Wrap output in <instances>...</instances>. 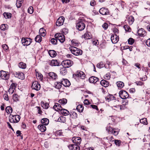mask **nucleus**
<instances>
[{
    "label": "nucleus",
    "mask_w": 150,
    "mask_h": 150,
    "mask_svg": "<svg viewBox=\"0 0 150 150\" xmlns=\"http://www.w3.org/2000/svg\"><path fill=\"white\" fill-rule=\"evenodd\" d=\"M35 40L36 42H40L42 41V37L40 35H38L35 38Z\"/></svg>",
    "instance_id": "37998d69"
},
{
    "label": "nucleus",
    "mask_w": 150,
    "mask_h": 150,
    "mask_svg": "<svg viewBox=\"0 0 150 150\" xmlns=\"http://www.w3.org/2000/svg\"><path fill=\"white\" fill-rule=\"evenodd\" d=\"M140 122L141 123L143 124L144 125H146L148 124L147 119L145 118H144L141 119L140 120Z\"/></svg>",
    "instance_id": "a18cd8bd"
},
{
    "label": "nucleus",
    "mask_w": 150,
    "mask_h": 150,
    "mask_svg": "<svg viewBox=\"0 0 150 150\" xmlns=\"http://www.w3.org/2000/svg\"><path fill=\"white\" fill-rule=\"evenodd\" d=\"M3 15L6 18H11V13H4L3 14Z\"/></svg>",
    "instance_id": "09e8293b"
},
{
    "label": "nucleus",
    "mask_w": 150,
    "mask_h": 150,
    "mask_svg": "<svg viewBox=\"0 0 150 150\" xmlns=\"http://www.w3.org/2000/svg\"><path fill=\"white\" fill-rule=\"evenodd\" d=\"M5 110L8 114H11L13 112L12 108L10 106L7 107L6 108Z\"/></svg>",
    "instance_id": "e433bc0d"
},
{
    "label": "nucleus",
    "mask_w": 150,
    "mask_h": 150,
    "mask_svg": "<svg viewBox=\"0 0 150 150\" xmlns=\"http://www.w3.org/2000/svg\"><path fill=\"white\" fill-rule=\"evenodd\" d=\"M51 42L54 45H56L57 43V40L56 38H53L51 39Z\"/></svg>",
    "instance_id": "864d4df0"
},
{
    "label": "nucleus",
    "mask_w": 150,
    "mask_h": 150,
    "mask_svg": "<svg viewBox=\"0 0 150 150\" xmlns=\"http://www.w3.org/2000/svg\"><path fill=\"white\" fill-rule=\"evenodd\" d=\"M70 116L71 117L74 119L77 117V114L76 112H71L70 114Z\"/></svg>",
    "instance_id": "8fccbe9b"
},
{
    "label": "nucleus",
    "mask_w": 150,
    "mask_h": 150,
    "mask_svg": "<svg viewBox=\"0 0 150 150\" xmlns=\"http://www.w3.org/2000/svg\"><path fill=\"white\" fill-rule=\"evenodd\" d=\"M69 49L72 53L76 56L81 55L82 54V51L76 47L71 46Z\"/></svg>",
    "instance_id": "f257e3e1"
},
{
    "label": "nucleus",
    "mask_w": 150,
    "mask_h": 150,
    "mask_svg": "<svg viewBox=\"0 0 150 150\" xmlns=\"http://www.w3.org/2000/svg\"><path fill=\"white\" fill-rule=\"evenodd\" d=\"M128 42L130 45L132 44L134 42V40L132 38H130L128 40Z\"/></svg>",
    "instance_id": "4d7b16f0"
},
{
    "label": "nucleus",
    "mask_w": 150,
    "mask_h": 150,
    "mask_svg": "<svg viewBox=\"0 0 150 150\" xmlns=\"http://www.w3.org/2000/svg\"><path fill=\"white\" fill-rule=\"evenodd\" d=\"M89 82L92 83H95L99 80V79L95 76H92L88 79Z\"/></svg>",
    "instance_id": "4be33fe9"
},
{
    "label": "nucleus",
    "mask_w": 150,
    "mask_h": 150,
    "mask_svg": "<svg viewBox=\"0 0 150 150\" xmlns=\"http://www.w3.org/2000/svg\"><path fill=\"white\" fill-rule=\"evenodd\" d=\"M76 27L79 30H83L85 27L84 21L82 20L78 21L76 23Z\"/></svg>",
    "instance_id": "20e7f679"
},
{
    "label": "nucleus",
    "mask_w": 150,
    "mask_h": 150,
    "mask_svg": "<svg viewBox=\"0 0 150 150\" xmlns=\"http://www.w3.org/2000/svg\"><path fill=\"white\" fill-rule=\"evenodd\" d=\"M116 84L117 87L120 88H122L124 86V83L121 81L117 82Z\"/></svg>",
    "instance_id": "f704fd0d"
},
{
    "label": "nucleus",
    "mask_w": 150,
    "mask_h": 150,
    "mask_svg": "<svg viewBox=\"0 0 150 150\" xmlns=\"http://www.w3.org/2000/svg\"><path fill=\"white\" fill-rule=\"evenodd\" d=\"M53 108L57 111H61V110L62 109L60 105L58 103H55L54 105L53 106Z\"/></svg>",
    "instance_id": "5701e85b"
},
{
    "label": "nucleus",
    "mask_w": 150,
    "mask_h": 150,
    "mask_svg": "<svg viewBox=\"0 0 150 150\" xmlns=\"http://www.w3.org/2000/svg\"><path fill=\"white\" fill-rule=\"evenodd\" d=\"M38 129L42 132H45L46 129L45 125H40L38 126Z\"/></svg>",
    "instance_id": "bb28decb"
},
{
    "label": "nucleus",
    "mask_w": 150,
    "mask_h": 150,
    "mask_svg": "<svg viewBox=\"0 0 150 150\" xmlns=\"http://www.w3.org/2000/svg\"><path fill=\"white\" fill-rule=\"evenodd\" d=\"M36 76L37 78L41 80H42L43 79V76L41 74L39 73H37L36 74Z\"/></svg>",
    "instance_id": "603ef678"
},
{
    "label": "nucleus",
    "mask_w": 150,
    "mask_h": 150,
    "mask_svg": "<svg viewBox=\"0 0 150 150\" xmlns=\"http://www.w3.org/2000/svg\"><path fill=\"white\" fill-rule=\"evenodd\" d=\"M105 76L104 78L107 79H109L110 78V76L109 73H107Z\"/></svg>",
    "instance_id": "338daca9"
},
{
    "label": "nucleus",
    "mask_w": 150,
    "mask_h": 150,
    "mask_svg": "<svg viewBox=\"0 0 150 150\" xmlns=\"http://www.w3.org/2000/svg\"><path fill=\"white\" fill-rule=\"evenodd\" d=\"M54 37L61 43L63 42L65 40V36L63 34L59 33H57L55 35Z\"/></svg>",
    "instance_id": "39448f33"
},
{
    "label": "nucleus",
    "mask_w": 150,
    "mask_h": 150,
    "mask_svg": "<svg viewBox=\"0 0 150 150\" xmlns=\"http://www.w3.org/2000/svg\"><path fill=\"white\" fill-rule=\"evenodd\" d=\"M67 72V70L66 68L63 67L61 68L60 69V73L63 75H65L66 74Z\"/></svg>",
    "instance_id": "c85d7f7f"
},
{
    "label": "nucleus",
    "mask_w": 150,
    "mask_h": 150,
    "mask_svg": "<svg viewBox=\"0 0 150 150\" xmlns=\"http://www.w3.org/2000/svg\"><path fill=\"white\" fill-rule=\"evenodd\" d=\"M41 105L42 107L44 109H47L49 107V105L47 103H45L43 101H41Z\"/></svg>",
    "instance_id": "473e14b6"
},
{
    "label": "nucleus",
    "mask_w": 150,
    "mask_h": 150,
    "mask_svg": "<svg viewBox=\"0 0 150 150\" xmlns=\"http://www.w3.org/2000/svg\"><path fill=\"white\" fill-rule=\"evenodd\" d=\"M39 34L42 36H45L46 35V30L43 28H41L39 31Z\"/></svg>",
    "instance_id": "c9c22d12"
},
{
    "label": "nucleus",
    "mask_w": 150,
    "mask_h": 150,
    "mask_svg": "<svg viewBox=\"0 0 150 150\" xmlns=\"http://www.w3.org/2000/svg\"><path fill=\"white\" fill-rule=\"evenodd\" d=\"M48 53L50 56L52 57H55L57 55V53L54 50H50L48 52Z\"/></svg>",
    "instance_id": "cd10ccee"
},
{
    "label": "nucleus",
    "mask_w": 150,
    "mask_h": 150,
    "mask_svg": "<svg viewBox=\"0 0 150 150\" xmlns=\"http://www.w3.org/2000/svg\"><path fill=\"white\" fill-rule=\"evenodd\" d=\"M129 25H132L134 21V17L132 16H129L127 19Z\"/></svg>",
    "instance_id": "72a5a7b5"
},
{
    "label": "nucleus",
    "mask_w": 150,
    "mask_h": 150,
    "mask_svg": "<svg viewBox=\"0 0 150 150\" xmlns=\"http://www.w3.org/2000/svg\"><path fill=\"white\" fill-rule=\"evenodd\" d=\"M68 30L67 28H64L62 29V32L64 34H66L68 33Z\"/></svg>",
    "instance_id": "e2e57ef3"
},
{
    "label": "nucleus",
    "mask_w": 150,
    "mask_h": 150,
    "mask_svg": "<svg viewBox=\"0 0 150 150\" xmlns=\"http://www.w3.org/2000/svg\"><path fill=\"white\" fill-rule=\"evenodd\" d=\"M0 29L2 30H7L8 28V26L6 24H3L0 26Z\"/></svg>",
    "instance_id": "a19ab883"
},
{
    "label": "nucleus",
    "mask_w": 150,
    "mask_h": 150,
    "mask_svg": "<svg viewBox=\"0 0 150 150\" xmlns=\"http://www.w3.org/2000/svg\"><path fill=\"white\" fill-rule=\"evenodd\" d=\"M49 64L52 66H59V63L57 60L53 59L50 61Z\"/></svg>",
    "instance_id": "b1692460"
},
{
    "label": "nucleus",
    "mask_w": 150,
    "mask_h": 150,
    "mask_svg": "<svg viewBox=\"0 0 150 150\" xmlns=\"http://www.w3.org/2000/svg\"><path fill=\"white\" fill-rule=\"evenodd\" d=\"M106 130L109 134H112L115 136H117L119 132V129H113L111 127L108 126L106 127Z\"/></svg>",
    "instance_id": "7ed1b4c3"
},
{
    "label": "nucleus",
    "mask_w": 150,
    "mask_h": 150,
    "mask_svg": "<svg viewBox=\"0 0 150 150\" xmlns=\"http://www.w3.org/2000/svg\"><path fill=\"white\" fill-rule=\"evenodd\" d=\"M104 30H106L108 26V24L106 23H105L102 26Z\"/></svg>",
    "instance_id": "680f3d73"
},
{
    "label": "nucleus",
    "mask_w": 150,
    "mask_h": 150,
    "mask_svg": "<svg viewBox=\"0 0 150 150\" xmlns=\"http://www.w3.org/2000/svg\"><path fill=\"white\" fill-rule=\"evenodd\" d=\"M0 72L1 77L2 79L6 80L8 79L9 75L7 73L3 70L1 71Z\"/></svg>",
    "instance_id": "f8f14e48"
},
{
    "label": "nucleus",
    "mask_w": 150,
    "mask_h": 150,
    "mask_svg": "<svg viewBox=\"0 0 150 150\" xmlns=\"http://www.w3.org/2000/svg\"><path fill=\"white\" fill-rule=\"evenodd\" d=\"M100 13L103 15H109L110 12L109 10L105 7L101 8L99 11Z\"/></svg>",
    "instance_id": "9d476101"
},
{
    "label": "nucleus",
    "mask_w": 150,
    "mask_h": 150,
    "mask_svg": "<svg viewBox=\"0 0 150 150\" xmlns=\"http://www.w3.org/2000/svg\"><path fill=\"white\" fill-rule=\"evenodd\" d=\"M97 67L100 69L104 67H105V68L108 69L109 68L108 67H107V65L106 64H104L102 62H101L99 63H98L97 65Z\"/></svg>",
    "instance_id": "a878e982"
},
{
    "label": "nucleus",
    "mask_w": 150,
    "mask_h": 150,
    "mask_svg": "<svg viewBox=\"0 0 150 150\" xmlns=\"http://www.w3.org/2000/svg\"><path fill=\"white\" fill-rule=\"evenodd\" d=\"M73 64V62L70 60H65L62 63V66L65 68H69L71 67Z\"/></svg>",
    "instance_id": "423d86ee"
},
{
    "label": "nucleus",
    "mask_w": 150,
    "mask_h": 150,
    "mask_svg": "<svg viewBox=\"0 0 150 150\" xmlns=\"http://www.w3.org/2000/svg\"><path fill=\"white\" fill-rule=\"evenodd\" d=\"M75 75L77 77H80L82 79H83L85 76L84 73L81 71H77L76 72Z\"/></svg>",
    "instance_id": "aec40b11"
},
{
    "label": "nucleus",
    "mask_w": 150,
    "mask_h": 150,
    "mask_svg": "<svg viewBox=\"0 0 150 150\" xmlns=\"http://www.w3.org/2000/svg\"><path fill=\"white\" fill-rule=\"evenodd\" d=\"M146 44L148 46L150 47V38L146 40Z\"/></svg>",
    "instance_id": "774afa93"
},
{
    "label": "nucleus",
    "mask_w": 150,
    "mask_h": 150,
    "mask_svg": "<svg viewBox=\"0 0 150 150\" xmlns=\"http://www.w3.org/2000/svg\"><path fill=\"white\" fill-rule=\"evenodd\" d=\"M13 98L15 101L18 100V95L16 94H14L13 95Z\"/></svg>",
    "instance_id": "bf43d9fd"
},
{
    "label": "nucleus",
    "mask_w": 150,
    "mask_h": 150,
    "mask_svg": "<svg viewBox=\"0 0 150 150\" xmlns=\"http://www.w3.org/2000/svg\"><path fill=\"white\" fill-rule=\"evenodd\" d=\"M61 83L65 87L69 86L70 85L69 81L67 79H63L61 81Z\"/></svg>",
    "instance_id": "412c9836"
},
{
    "label": "nucleus",
    "mask_w": 150,
    "mask_h": 150,
    "mask_svg": "<svg viewBox=\"0 0 150 150\" xmlns=\"http://www.w3.org/2000/svg\"><path fill=\"white\" fill-rule=\"evenodd\" d=\"M68 147L70 150H79V146L75 144H71Z\"/></svg>",
    "instance_id": "a211bd4d"
},
{
    "label": "nucleus",
    "mask_w": 150,
    "mask_h": 150,
    "mask_svg": "<svg viewBox=\"0 0 150 150\" xmlns=\"http://www.w3.org/2000/svg\"><path fill=\"white\" fill-rule=\"evenodd\" d=\"M137 33L139 36L142 37H144L146 35V32L143 28L139 29Z\"/></svg>",
    "instance_id": "f3484780"
},
{
    "label": "nucleus",
    "mask_w": 150,
    "mask_h": 150,
    "mask_svg": "<svg viewBox=\"0 0 150 150\" xmlns=\"http://www.w3.org/2000/svg\"><path fill=\"white\" fill-rule=\"evenodd\" d=\"M82 38H84L86 39H88L91 38V36L90 34V33L87 32L85 33L84 35H82L81 37Z\"/></svg>",
    "instance_id": "c756f323"
},
{
    "label": "nucleus",
    "mask_w": 150,
    "mask_h": 150,
    "mask_svg": "<svg viewBox=\"0 0 150 150\" xmlns=\"http://www.w3.org/2000/svg\"><path fill=\"white\" fill-rule=\"evenodd\" d=\"M14 75L16 77L22 80L23 79L25 78L24 74L21 72L18 71L15 72Z\"/></svg>",
    "instance_id": "dca6fc26"
},
{
    "label": "nucleus",
    "mask_w": 150,
    "mask_h": 150,
    "mask_svg": "<svg viewBox=\"0 0 150 150\" xmlns=\"http://www.w3.org/2000/svg\"><path fill=\"white\" fill-rule=\"evenodd\" d=\"M112 107L114 109L118 110H121L122 106H120V105H114Z\"/></svg>",
    "instance_id": "de8ad7c7"
},
{
    "label": "nucleus",
    "mask_w": 150,
    "mask_h": 150,
    "mask_svg": "<svg viewBox=\"0 0 150 150\" xmlns=\"http://www.w3.org/2000/svg\"><path fill=\"white\" fill-rule=\"evenodd\" d=\"M60 111L61 113L65 116L68 115L70 114L69 112L66 109L62 108Z\"/></svg>",
    "instance_id": "2f4dec72"
},
{
    "label": "nucleus",
    "mask_w": 150,
    "mask_h": 150,
    "mask_svg": "<svg viewBox=\"0 0 150 150\" xmlns=\"http://www.w3.org/2000/svg\"><path fill=\"white\" fill-rule=\"evenodd\" d=\"M114 96L112 95H110L108 96L105 97V99L108 102L111 101V103H113L114 102L118 103V101L117 100H116L115 99H114Z\"/></svg>",
    "instance_id": "4468645a"
},
{
    "label": "nucleus",
    "mask_w": 150,
    "mask_h": 150,
    "mask_svg": "<svg viewBox=\"0 0 150 150\" xmlns=\"http://www.w3.org/2000/svg\"><path fill=\"white\" fill-rule=\"evenodd\" d=\"M92 44L96 46L98 45L99 44L98 41V40H93L92 41Z\"/></svg>",
    "instance_id": "052dcab7"
},
{
    "label": "nucleus",
    "mask_w": 150,
    "mask_h": 150,
    "mask_svg": "<svg viewBox=\"0 0 150 150\" xmlns=\"http://www.w3.org/2000/svg\"><path fill=\"white\" fill-rule=\"evenodd\" d=\"M23 2V0H17L16 5L18 8H20Z\"/></svg>",
    "instance_id": "4c0bfd02"
},
{
    "label": "nucleus",
    "mask_w": 150,
    "mask_h": 150,
    "mask_svg": "<svg viewBox=\"0 0 150 150\" xmlns=\"http://www.w3.org/2000/svg\"><path fill=\"white\" fill-rule=\"evenodd\" d=\"M48 76H49V78L51 79L52 80H55L57 78V74L53 72H50L49 73Z\"/></svg>",
    "instance_id": "6ab92c4d"
},
{
    "label": "nucleus",
    "mask_w": 150,
    "mask_h": 150,
    "mask_svg": "<svg viewBox=\"0 0 150 150\" xmlns=\"http://www.w3.org/2000/svg\"><path fill=\"white\" fill-rule=\"evenodd\" d=\"M21 41L22 44L24 46L29 45L32 42V40L30 38H23Z\"/></svg>",
    "instance_id": "0eeeda50"
},
{
    "label": "nucleus",
    "mask_w": 150,
    "mask_h": 150,
    "mask_svg": "<svg viewBox=\"0 0 150 150\" xmlns=\"http://www.w3.org/2000/svg\"><path fill=\"white\" fill-rule=\"evenodd\" d=\"M119 94L120 98L122 99H126L129 96L128 93L125 91H120Z\"/></svg>",
    "instance_id": "6e6552de"
},
{
    "label": "nucleus",
    "mask_w": 150,
    "mask_h": 150,
    "mask_svg": "<svg viewBox=\"0 0 150 150\" xmlns=\"http://www.w3.org/2000/svg\"><path fill=\"white\" fill-rule=\"evenodd\" d=\"M62 84L61 83V82H56L55 83V87L56 88H57V89H59L61 88L62 87Z\"/></svg>",
    "instance_id": "c03bdc74"
},
{
    "label": "nucleus",
    "mask_w": 150,
    "mask_h": 150,
    "mask_svg": "<svg viewBox=\"0 0 150 150\" xmlns=\"http://www.w3.org/2000/svg\"><path fill=\"white\" fill-rule=\"evenodd\" d=\"M20 116L18 115H13L10 114L9 116V121L11 123H17L20 120Z\"/></svg>",
    "instance_id": "f03ea898"
},
{
    "label": "nucleus",
    "mask_w": 150,
    "mask_h": 150,
    "mask_svg": "<svg viewBox=\"0 0 150 150\" xmlns=\"http://www.w3.org/2000/svg\"><path fill=\"white\" fill-rule=\"evenodd\" d=\"M65 18L63 16L59 17L57 20L56 22L57 26H59L62 25L64 22Z\"/></svg>",
    "instance_id": "9b49d317"
},
{
    "label": "nucleus",
    "mask_w": 150,
    "mask_h": 150,
    "mask_svg": "<svg viewBox=\"0 0 150 150\" xmlns=\"http://www.w3.org/2000/svg\"><path fill=\"white\" fill-rule=\"evenodd\" d=\"M17 84L15 83H12L11 85L10 88L15 90Z\"/></svg>",
    "instance_id": "5fc2aeb1"
},
{
    "label": "nucleus",
    "mask_w": 150,
    "mask_h": 150,
    "mask_svg": "<svg viewBox=\"0 0 150 150\" xmlns=\"http://www.w3.org/2000/svg\"><path fill=\"white\" fill-rule=\"evenodd\" d=\"M58 102L61 105H64L67 103V100L66 98H63L59 100Z\"/></svg>",
    "instance_id": "ea45409f"
},
{
    "label": "nucleus",
    "mask_w": 150,
    "mask_h": 150,
    "mask_svg": "<svg viewBox=\"0 0 150 150\" xmlns=\"http://www.w3.org/2000/svg\"><path fill=\"white\" fill-rule=\"evenodd\" d=\"M113 31L115 34L117 35V34H118V33L119 30L117 28H114L113 29Z\"/></svg>",
    "instance_id": "69168bd1"
},
{
    "label": "nucleus",
    "mask_w": 150,
    "mask_h": 150,
    "mask_svg": "<svg viewBox=\"0 0 150 150\" xmlns=\"http://www.w3.org/2000/svg\"><path fill=\"white\" fill-rule=\"evenodd\" d=\"M100 83L102 86L105 87H107L109 85V82L105 80H102L100 82Z\"/></svg>",
    "instance_id": "393cba45"
},
{
    "label": "nucleus",
    "mask_w": 150,
    "mask_h": 150,
    "mask_svg": "<svg viewBox=\"0 0 150 150\" xmlns=\"http://www.w3.org/2000/svg\"><path fill=\"white\" fill-rule=\"evenodd\" d=\"M77 110L79 112H82L83 110V107L81 105H79L76 108Z\"/></svg>",
    "instance_id": "58836bf2"
},
{
    "label": "nucleus",
    "mask_w": 150,
    "mask_h": 150,
    "mask_svg": "<svg viewBox=\"0 0 150 150\" xmlns=\"http://www.w3.org/2000/svg\"><path fill=\"white\" fill-rule=\"evenodd\" d=\"M28 12L31 14L33 13V9L32 6H30L28 8Z\"/></svg>",
    "instance_id": "6e6d98bb"
},
{
    "label": "nucleus",
    "mask_w": 150,
    "mask_h": 150,
    "mask_svg": "<svg viewBox=\"0 0 150 150\" xmlns=\"http://www.w3.org/2000/svg\"><path fill=\"white\" fill-rule=\"evenodd\" d=\"M72 45L74 46H77L79 45V43L77 42L76 41L74 40H73L71 41Z\"/></svg>",
    "instance_id": "13d9d810"
},
{
    "label": "nucleus",
    "mask_w": 150,
    "mask_h": 150,
    "mask_svg": "<svg viewBox=\"0 0 150 150\" xmlns=\"http://www.w3.org/2000/svg\"><path fill=\"white\" fill-rule=\"evenodd\" d=\"M18 67L21 68L25 69L26 67V64L23 62H21L18 64Z\"/></svg>",
    "instance_id": "79ce46f5"
},
{
    "label": "nucleus",
    "mask_w": 150,
    "mask_h": 150,
    "mask_svg": "<svg viewBox=\"0 0 150 150\" xmlns=\"http://www.w3.org/2000/svg\"><path fill=\"white\" fill-rule=\"evenodd\" d=\"M31 88L33 89L38 91L40 88V85L37 81H35L33 82Z\"/></svg>",
    "instance_id": "1a4fd4ad"
},
{
    "label": "nucleus",
    "mask_w": 150,
    "mask_h": 150,
    "mask_svg": "<svg viewBox=\"0 0 150 150\" xmlns=\"http://www.w3.org/2000/svg\"><path fill=\"white\" fill-rule=\"evenodd\" d=\"M42 124L44 125H47L49 123V120L46 118H44L42 119L41 121Z\"/></svg>",
    "instance_id": "7c9ffc66"
},
{
    "label": "nucleus",
    "mask_w": 150,
    "mask_h": 150,
    "mask_svg": "<svg viewBox=\"0 0 150 150\" xmlns=\"http://www.w3.org/2000/svg\"><path fill=\"white\" fill-rule=\"evenodd\" d=\"M2 46L3 48L5 50H7L8 49V47L6 44L3 45Z\"/></svg>",
    "instance_id": "0e129e2a"
},
{
    "label": "nucleus",
    "mask_w": 150,
    "mask_h": 150,
    "mask_svg": "<svg viewBox=\"0 0 150 150\" xmlns=\"http://www.w3.org/2000/svg\"><path fill=\"white\" fill-rule=\"evenodd\" d=\"M57 121L64 123L66 121V118L63 116H60L58 119Z\"/></svg>",
    "instance_id": "49530a36"
},
{
    "label": "nucleus",
    "mask_w": 150,
    "mask_h": 150,
    "mask_svg": "<svg viewBox=\"0 0 150 150\" xmlns=\"http://www.w3.org/2000/svg\"><path fill=\"white\" fill-rule=\"evenodd\" d=\"M72 140L74 144L79 146L81 143V139L79 137H74L72 138Z\"/></svg>",
    "instance_id": "ddd939ff"
},
{
    "label": "nucleus",
    "mask_w": 150,
    "mask_h": 150,
    "mask_svg": "<svg viewBox=\"0 0 150 150\" xmlns=\"http://www.w3.org/2000/svg\"><path fill=\"white\" fill-rule=\"evenodd\" d=\"M124 28L126 31L130 32L131 31V29L128 25H125L124 26Z\"/></svg>",
    "instance_id": "3c124183"
},
{
    "label": "nucleus",
    "mask_w": 150,
    "mask_h": 150,
    "mask_svg": "<svg viewBox=\"0 0 150 150\" xmlns=\"http://www.w3.org/2000/svg\"><path fill=\"white\" fill-rule=\"evenodd\" d=\"M111 40L113 43H116L119 41L118 36L116 34H112L111 36Z\"/></svg>",
    "instance_id": "2eb2a0df"
}]
</instances>
